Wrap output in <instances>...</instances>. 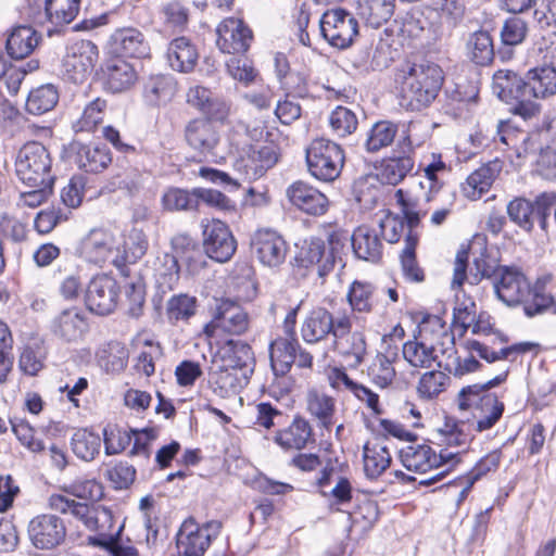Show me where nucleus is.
Here are the masks:
<instances>
[{"mask_svg":"<svg viewBox=\"0 0 556 556\" xmlns=\"http://www.w3.org/2000/svg\"><path fill=\"white\" fill-rule=\"evenodd\" d=\"M346 300L354 313L368 314L374 308V286L355 280L349 288Z\"/></svg>","mask_w":556,"mask_h":556,"instance_id":"51","label":"nucleus"},{"mask_svg":"<svg viewBox=\"0 0 556 556\" xmlns=\"http://www.w3.org/2000/svg\"><path fill=\"white\" fill-rule=\"evenodd\" d=\"M273 440L283 451H301L315 443L313 428L302 416H295L287 427L276 431Z\"/></svg>","mask_w":556,"mask_h":556,"instance_id":"24","label":"nucleus"},{"mask_svg":"<svg viewBox=\"0 0 556 556\" xmlns=\"http://www.w3.org/2000/svg\"><path fill=\"white\" fill-rule=\"evenodd\" d=\"M527 76L523 78L509 70H498L493 75L492 90L504 102L529 97Z\"/></svg>","mask_w":556,"mask_h":556,"instance_id":"31","label":"nucleus"},{"mask_svg":"<svg viewBox=\"0 0 556 556\" xmlns=\"http://www.w3.org/2000/svg\"><path fill=\"white\" fill-rule=\"evenodd\" d=\"M507 378V372L483 382L469 384L462 388L457 394V405L460 410L476 408V430L483 432L492 429L502 418L505 405L495 393L490 390L503 383Z\"/></svg>","mask_w":556,"mask_h":556,"instance_id":"4","label":"nucleus"},{"mask_svg":"<svg viewBox=\"0 0 556 556\" xmlns=\"http://www.w3.org/2000/svg\"><path fill=\"white\" fill-rule=\"evenodd\" d=\"M15 173L25 186L54 184L51 155L47 148L37 141L27 142L18 150Z\"/></svg>","mask_w":556,"mask_h":556,"instance_id":"6","label":"nucleus"},{"mask_svg":"<svg viewBox=\"0 0 556 556\" xmlns=\"http://www.w3.org/2000/svg\"><path fill=\"white\" fill-rule=\"evenodd\" d=\"M251 375L222 365L210 374V383L213 391L220 397L238 394L248 386Z\"/></svg>","mask_w":556,"mask_h":556,"instance_id":"33","label":"nucleus"},{"mask_svg":"<svg viewBox=\"0 0 556 556\" xmlns=\"http://www.w3.org/2000/svg\"><path fill=\"white\" fill-rule=\"evenodd\" d=\"M98 47L89 40H79L67 47L62 62L63 78L83 84L92 74L98 62Z\"/></svg>","mask_w":556,"mask_h":556,"instance_id":"10","label":"nucleus"},{"mask_svg":"<svg viewBox=\"0 0 556 556\" xmlns=\"http://www.w3.org/2000/svg\"><path fill=\"white\" fill-rule=\"evenodd\" d=\"M128 362V351L119 343H110L108 349L101 351L99 364L111 374H118L125 369Z\"/></svg>","mask_w":556,"mask_h":556,"instance_id":"58","label":"nucleus"},{"mask_svg":"<svg viewBox=\"0 0 556 556\" xmlns=\"http://www.w3.org/2000/svg\"><path fill=\"white\" fill-rule=\"evenodd\" d=\"M329 125L337 137L344 138L356 130L358 119L352 110L337 106L329 116Z\"/></svg>","mask_w":556,"mask_h":556,"instance_id":"57","label":"nucleus"},{"mask_svg":"<svg viewBox=\"0 0 556 556\" xmlns=\"http://www.w3.org/2000/svg\"><path fill=\"white\" fill-rule=\"evenodd\" d=\"M118 299V285L110 276L101 275L92 278L87 287L85 302L87 308L98 315L111 314Z\"/></svg>","mask_w":556,"mask_h":556,"instance_id":"18","label":"nucleus"},{"mask_svg":"<svg viewBox=\"0 0 556 556\" xmlns=\"http://www.w3.org/2000/svg\"><path fill=\"white\" fill-rule=\"evenodd\" d=\"M527 31V23L519 16H513L505 21L501 30V38L504 45L516 46L523 41Z\"/></svg>","mask_w":556,"mask_h":556,"instance_id":"64","label":"nucleus"},{"mask_svg":"<svg viewBox=\"0 0 556 556\" xmlns=\"http://www.w3.org/2000/svg\"><path fill=\"white\" fill-rule=\"evenodd\" d=\"M102 440L99 434L87 429H77L71 438V448L74 455L84 460L92 462L100 453Z\"/></svg>","mask_w":556,"mask_h":556,"instance_id":"46","label":"nucleus"},{"mask_svg":"<svg viewBox=\"0 0 556 556\" xmlns=\"http://www.w3.org/2000/svg\"><path fill=\"white\" fill-rule=\"evenodd\" d=\"M400 143L407 147V150L403 151V155L383 160L378 172V178L382 184L397 185L414 167V160L407 154L413 150L409 137H405Z\"/></svg>","mask_w":556,"mask_h":556,"instance_id":"34","label":"nucleus"},{"mask_svg":"<svg viewBox=\"0 0 556 556\" xmlns=\"http://www.w3.org/2000/svg\"><path fill=\"white\" fill-rule=\"evenodd\" d=\"M103 434L106 455L121 454L131 443V429L105 428Z\"/></svg>","mask_w":556,"mask_h":556,"instance_id":"63","label":"nucleus"},{"mask_svg":"<svg viewBox=\"0 0 556 556\" xmlns=\"http://www.w3.org/2000/svg\"><path fill=\"white\" fill-rule=\"evenodd\" d=\"M332 343L334 351L349 368L357 369L364 363L367 355L366 337L363 331H352V319L349 314L342 313V320L338 324Z\"/></svg>","mask_w":556,"mask_h":556,"instance_id":"12","label":"nucleus"},{"mask_svg":"<svg viewBox=\"0 0 556 556\" xmlns=\"http://www.w3.org/2000/svg\"><path fill=\"white\" fill-rule=\"evenodd\" d=\"M103 75L105 86L112 92L128 90L138 79L134 64L122 58L109 60L103 68Z\"/></svg>","mask_w":556,"mask_h":556,"instance_id":"28","label":"nucleus"},{"mask_svg":"<svg viewBox=\"0 0 556 556\" xmlns=\"http://www.w3.org/2000/svg\"><path fill=\"white\" fill-rule=\"evenodd\" d=\"M441 345L446 346L441 349L443 359L439 362V367L444 368L454 377L462 378L476 372L481 367L480 362L472 355L465 357L457 355L454 337L451 333L445 331L441 333Z\"/></svg>","mask_w":556,"mask_h":556,"instance_id":"25","label":"nucleus"},{"mask_svg":"<svg viewBox=\"0 0 556 556\" xmlns=\"http://www.w3.org/2000/svg\"><path fill=\"white\" fill-rule=\"evenodd\" d=\"M424 172H425L426 181L425 182L421 181L420 187L422 189H425L426 185H427L429 191L424 193L422 199L416 198L413 195H412V198L418 199L420 201L421 208L426 210L422 205V202L428 203L429 201H431L433 194L439 192V190L442 187V182L440 181L439 175L447 172V166L442 161L441 155L433 153V154H431V161L425 166ZM403 192L405 193V191H403ZM406 194H408L410 197V194L408 192H406Z\"/></svg>","mask_w":556,"mask_h":556,"instance_id":"49","label":"nucleus"},{"mask_svg":"<svg viewBox=\"0 0 556 556\" xmlns=\"http://www.w3.org/2000/svg\"><path fill=\"white\" fill-rule=\"evenodd\" d=\"M400 457L403 466L409 471L427 473L431 470H438L437 473L429 478L419 480V484L425 486L442 481L459 462L458 454L443 451L437 454L435 451L427 444L406 446L401 451Z\"/></svg>","mask_w":556,"mask_h":556,"instance_id":"5","label":"nucleus"},{"mask_svg":"<svg viewBox=\"0 0 556 556\" xmlns=\"http://www.w3.org/2000/svg\"><path fill=\"white\" fill-rule=\"evenodd\" d=\"M28 536L31 544L39 549L59 546L66 536V527L61 518L51 514L34 517L28 523Z\"/></svg>","mask_w":556,"mask_h":556,"instance_id":"16","label":"nucleus"},{"mask_svg":"<svg viewBox=\"0 0 556 556\" xmlns=\"http://www.w3.org/2000/svg\"><path fill=\"white\" fill-rule=\"evenodd\" d=\"M48 506L54 511L73 516L81 521L88 530L97 532V535L88 536V544L112 553L119 532L115 534L109 533L113 522V515L110 509L105 507H91L88 504L76 502L62 494L50 495Z\"/></svg>","mask_w":556,"mask_h":556,"instance_id":"2","label":"nucleus"},{"mask_svg":"<svg viewBox=\"0 0 556 556\" xmlns=\"http://www.w3.org/2000/svg\"><path fill=\"white\" fill-rule=\"evenodd\" d=\"M533 203L525 199H515L507 205V214L513 223L527 231L534 226Z\"/></svg>","mask_w":556,"mask_h":556,"instance_id":"59","label":"nucleus"},{"mask_svg":"<svg viewBox=\"0 0 556 556\" xmlns=\"http://www.w3.org/2000/svg\"><path fill=\"white\" fill-rule=\"evenodd\" d=\"M253 255L266 267L276 268L283 264L288 245L285 239L271 229H262L251 240Z\"/></svg>","mask_w":556,"mask_h":556,"instance_id":"17","label":"nucleus"},{"mask_svg":"<svg viewBox=\"0 0 556 556\" xmlns=\"http://www.w3.org/2000/svg\"><path fill=\"white\" fill-rule=\"evenodd\" d=\"M70 153L73 163L86 173H100L112 162L111 154L104 147L85 144L78 141L71 143Z\"/></svg>","mask_w":556,"mask_h":556,"instance_id":"26","label":"nucleus"},{"mask_svg":"<svg viewBox=\"0 0 556 556\" xmlns=\"http://www.w3.org/2000/svg\"><path fill=\"white\" fill-rule=\"evenodd\" d=\"M445 346L441 345V339L435 344L413 340L404 343L402 353L410 366L428 368L433 363H437L439 366V362L443 359L441 349Z\"/></svg>","mask_w":556,"mask_h":556,"instance_id":"38","label":"nucleus"},{"mask_svg":"<svg viewBox=\"0 0 556 556\" xmlns=\"http://www.w3.org/2000/svg\"><path fill=\"white\" fill-rule=\"evenodd\" d=\"M307 410L314 416L319 426L326 430H330L333 426V416L336 413V400L317 390H311L307 393Z\"/></svg>","mask_w":556,"mask_h":556,"instance_id":"44","label":"nucleus"},{"mask_svg":"<svg viewBox=\"0 0 556 556\" xmlns=\"http://www.w3.org/2000/svg\"><path fill=\"white\" fill-rule=\"evenodd\" d=\"M493 285L497 299L509 307L522 305L528 317L543 314L554 304V298L545 291V280L538 279L533 286L516 266L501 269Z\"/></svg>","mask_w":556,"mask_h":556,"instance_id":"1","label":"nucleus"},{"mask_svg":"<svg viewBox=\"0 0 556 556\" xmlns=\"http://www.w3.org/2000/svg\"><path fill=\"white\" fill-rule=\"evenodd\" d=\"M448 380V376H446L443 371H427L419 379L417 392L424 399L435 397L442 391H444Z\"/></svg>","mask_w":556,"mask_h":556,"instance_id":"60","label":"nucleus"},{"mask_svg":"<svg viewBox=\"0 0 556 556\" xmlns=\"http://www.w3.org/2000/svg\"><path fill=\"white\" fill-rule=\"evenodd\" d=\"M299 341L294 336L279 337L269 344V358L276 376L286 375L296 359Z\"/></svg>","mask_w":556,"mask_h":556,"instance_id":"35","label":"nucleus"},{"mask_svg":"<svg viewBox=\"0 0 556 556\" xmlns=\"http://www.w3.org/2000/svg\"><path fill=\"white\" fill-rule=\"evenodd\" d=\"M401 104L410 111L428 108L443 85L441 67L431 62L407 64L403 70Z\"/></svg>","mask_w":556,"mask_h":556,"instance_id":"3","label":"nucleus"},{"mask_svg":"<svg viewBox=\"0 0 556 556\" xmlns=\"http://www.w3.org/2000/svg\"><path fill=\"white\" fill-rule=\"evenodd\" d=\"M59 102V91L52 84L33 89L27 97L26 110L30 114L41 115L51 111Z\"/></svg>","mask_w":556,"mask_h":556,"instance_id":"47","label":"nucleus"},{"mask_svg":"<svg viewBox=\"0 0 556 556\" xmlns=\"http://www.w3.org/2000/svg\"><path fill=\"white\" fill-rule=\"evenodd\" d=\"M80 0H47L46 14L55 26L70 24L78 14Z\"/></svg>","mask_w":556,"mask_h":556,"instance_id":"53","label":"nucleus"},{"mask_svg":"<svg viewBox=\"0 0 556 556\" xmlns=\"http://www.w3.org/2000/svg\"><path fill=\"white\" fill-rule=\"evenodd\" d=\"M149 242L146 233L137 228H132L125 237L123 245L119 247V255L115 258V267L123 275L126 274V264L136 263L148 250Z\"/></svg>","mask_w":556,"mask_h":556,"instance_id":"39","label":"nucleus"},{"mask_svg":"<svg viewBox=\"0 0 556 556\" xmlns=\"http://www.w3.org/2000/svg\"><path fill=\"white\" fill-rule=\"evenodd\" d=\"M286 194L294 206L309 215H323L329 205V201L323 192L302 180L290 185Z\"/></svg>","mask_w":556,"mask_h":556,"instance_id":"23","label":"nucleus"},{"mask_svg":"<svg viewBox=\"0 0 556 556\" xmlns=\"http://www.w3.org/2000/svg\"><path fill=\"white\" fill-rule=\"evenodd\" d=\"M397 203L401 205L402 213L405 214L409 231L405 237V247L401 254V265L407 279L415 282H421L425 279L424 270L418 266L415 250L418 243V235L414 228L419 225L420 219L426 216L428 210H422L420 201L413 199L404 193L402 189L395 192Z\"/></svg>","mask_w":556,"mask_h":556,"instance_id":"7","label":"nucleus"},{"mask_svg":"<svg viewBox=\"0 0 556 556\" xmlns=\"http://www.w3.org/2000/svg\"><path fill=\"white\" fill-rule=\"evenodd\" d=\"M177 91L175 79L169 75H156L144 85V99L150 105H165L172 101Z\"/></svg>","mask_w":556,"mask_h":556,"instance_id":"42","label":"nucleus"},{"mask_svg":"<svg viewBox=\"0 0 556 556\" xmlns=\"http://www.w3.org/2000/svg\"><path fill=\"white\" fill-rule=\"evenodd\" d=\"M222 523L211 520L200 526L193 518L182 522L177 533V548L181 556H202L217 538Z\"/></svg>","mask_w":556,"mask_h":556,"instance_id":"9","label":"nucleus"},{"mask_svg":"<svg viewBox=\"0 0 556 556\" xmlns=\"http://www.w3.org/2000/svg\"><path fill=\"white\" fill-rule=\"evenodd\" d=\"M395 0H358V15L372 28L387 23L394 13Z\"/></svg>","mask_w":556,"mask_h":556,"instance_id":"43","label":"nucleus"},{"mask_svg":"<svg viewBox=\"0 0 556 556\" xmlns=\"http://www.w3.org/2000/svg\"><path fill=\"white\" fill-rule=\"evenodd\" d=\"M396 357L395 352L389 354L378 353L368 368V376L372 382L380 388L390 386L395 377V369L392 365Z\"/></svg>","mask_w":556,"mask_h":556,"instance_id":"54","label":"nucleus"},{"mask_svg":"<svg viewBox=\"0 0 556 556\" xmlns=\"http://www.w3.org/2000/svg\"><path fill=\"white\" fill-rule=\"evenodd\" d=\"M278 161L276 148L270 144L251 146L235 162V168L248 180L262 177Z\"/></svg>","mask_w":556,"mask_h":556,"instance_id":"19","label":"nucleus"},{"mask_svg":"<svg viewBox=\"0 0 556 556\" xmlns=\"http://www.w3.org/2000/svg\"><path fill=\"white\" fill-rule=\"evenodd\" d=\"M185 137L188 144L202 154L213 153L219 137L208 119L195 118L190 121L185 128Z\"/></svg>","mask_w":556,"mask_h":556,"instance_id":"30","label":"nucleus"},{"mask_svg":"<svg viewBox=\"0 0 556 556\" xmlns=\"http://www.w3.org/2000/svg\"><path fill=\"white\" fill-rule=\"evenodd\" d=\"M363 460L366 477L376 479L389 468L392 458L387 446L367 443L363 448Z\"/></svg>","mask_w":556,"mask_h":556,"instance_id":"45","label":"nucleus"},{"mask_svg":"<svg viewBox=\"0 0 556 556\" xmlns=\"http://www.w3.org/2000/svg\"><path fill=\"white\" fill-rule=\"evenodd\" d=\"M49 331L59 341L77 343L89 331V318L79 306L64 307L51 317Z\"/></svg>","mask_w":556,"mask_h":556,"instance_id":"14","label":"nucleus"},{"mask_svg":"<svg viewBox=\"0 0 556 556\" xmlns=\"http://www.w3.org/2000/svg\"><path fill=\"white\" fill-rule=\"evenodd\" d=\"M501 169V163L494 161L472 172L462 185L465 197L471 200L480 199L483 193L490 190Z\"/></svg>","mask_w":556,"mask_h":556,"instance_id":"37","label":"nucleus"},{"mask_svg":"<svg viewBox=\"0 0 556 556\" xmlns=\"http://www.w3.org/2000/svg\"><path fill=\"white\" fill-rule=\"evenodd\" d=\"M202 225L206 255L219 263L229 261L237 250V241L228 225L219 219H211Z\"/></svg>","mask_w":556,"mask_h":556,"instance_id":"15","label":"nucleus"},{"mask_svg":"<svg viewBox=\"0 0 556 556\" xmlns=\"http://www.w3.org/2000/svg\"><path fill=\"white\" fill-rule=\"evenodd\" d=\"M81 254L89 263L100 266L111 263L115 266V258L119 255V244L111 232L93 229L81 243Z\"/></svg>","mask_w":556,"mask_h":556,"instance_id":"21","label":"nucleus"},{"mask_svg":"<svg viewBox=\"0 0 556 556\" xmlns=\"http://www.w3.org/2000/svg\"><path fill=\"white\" fill-rule=\"evenodd\" d=\"M111 46L115 53L128 58L147 56L150 50L143 34L136 28L117 29L111 36Z\"/></svg>","mask_w":556,"mask_h":556,"instance_id":"32","label":"nucleus"},{"mask_svg":"<svg viewBox=\"0 0 556 556\" xmlns=\"http://www.w3.org/2000/svg\"><path fill=\"white\" fill-rule=\"evenodd\" d=\"M305 159L309 174L326 182L340 176L345 161L341 146L326 138L313 140L306 148Z\"/></svg>","mask_w":556,"mask_h":556,"instance_id":"8","label":"nucleus"},{"mask_svg":"<svg viewBox=\"0 0 556 556\" xmlns=\"http://www.w3.org/2000/svg\"><path fill=\"white\" fill-rule=\"evenodd\" d=\"M250 318L243 307L231 300L223 299L217 302L213 317L204 326V333L214 337L218 332L230 336H241L249 330Z\"/></svg>","mask_w":556,"mask_h":556,"instance_id":"11","label":"nucleus"},{"mask_svg":"<svg viewBox=\"0 0 556 556\" xmlns=\"http://www.w3.org/2000/svg\"><path fill=\"white\" fill-rule=\"evenodd\" d=\"M342 320V314L333 316L325 307H314L311 309L301 326L302 339L308 344H316L328 339L329 336L334 339L339 321Z\"/></svg>","mask_w":556,"mask_h":556,"instance_id":"22","label":"nucleus"},{"mask_svg":"<svg viewBox=\"0 0 556 556\" xmlns=\"http://www.w3.org/2000/svg\"><path fill=\"white\" fill-rule=\"evenodd\" d=\"M354 254L364 261L377 262L382 255V242L378 229L358 226L350 238Z\"/></svg>","mask_w":556,"mask_h":556,"instance_id":"29","label":"nucleus"},{"mask_svg":"<svg viewBox=\"0 0 556 556\" xmlns=\"http://www.w3.org/2000/svg\"><path fill=\"white\" fill-rule=\"evenodd\" d=\"M223 365L248 375L253 374L255 358L252 348L241 340H227L219 349Z\"/></svg>","mask_w":556,"mask_h":556,"instance_id":"27","label":"nucleus"},{"mask_svg":"<svg viewBox=\"0 0 556 556\" xmlns=\"http://www.w3.org/2000/svg\"><path fill=\"white\" fill-rule=\"evenodd\" d=\"M106 101L97 98L88 103L80 118L76 122L75 127L77 131H91L99 123L103 121Z\"/></svg>","mask_w":556,"mask_h":556,"instance_id":"61","label":"nucleus"},{"mask_svg":"<svg viewBox=\"0 0 556 556\" xmlns=\"http://www.w3.org/2000/svg\"><path fill=\"white\" fill-rule=\"evenodd\" d=\"M397 125L389 121H380L368 131L365 148L368 152H377L389 147L395 139Z\"/></svg>","mask_w":556,"mask_h":556,"instance_id":"52","label":"nucleus"},{"mask_svg":"<svg viewBox=\"0 0 556 556\" xmlns=\"http://www.w3.org/2000/svg\"><path fill=\"white\" fill-rule=\"evenodd\" d=\"M39 39L40 36L31 26H17L7 39L8 54L12 59H24L34 51Z\"/></svg>","mask_w":556,"mask_h":556,"instance_id":"40","label":"nucleus"},{"mask_svg":"<svg viewBox=\"0 0 556 556\" xmlns=\"http://www.w3.org/2000/svg\"><path fill=\"white\" fill-rule=\"evenodd\" d=\"M526 76L529 97L547 99L556 94V71L535 66Z\"/></svg>","mask_w":556,"mask_h":556,"instance_id":"41","label":"nucleus"},{"mask_svg":"<svg viewBox=\"0 0 556 556\" xmlns=\"http://www.w3.org/2000/svg\"><path fill=\"white\" fill-rule=\"evenodd\" d=\"M350 238L351 237L343 231H333L328 236L326 242L327 257L325 264L321 265V277L328 275L334 268L337 263H342V254Z\"/></svg>","mask_w":556,"mask_h":556,"instance_id":"56","label":"nucleus"},{"mask_svg":"<svg viewBox=\"0 0 556 556\" xmlns=\"http://www.w3.org/2000/svg\"><path fill=\"white\" fill-rule=\"evenodd\" d=\"M162 203L164 208L170 212L198 210L195 188L191 191L169 188L164 192Z\"/></svg>","mask_w":556,"mask_h":556,"instance_id":"55","label":"nucleus"},{"mask_svg":"<svg viewBox=\"0 0 556 556\" xmlns=\"http://www.w3.org/2000/svg\"><path fill=\"white\" fill-rule=\"evenodd\" d=\"M466 49L468 58L477 65H488L494 58L493 40L490 34L484 30L470 35Z\"/></svg>","mask_w":556,"mask_h":556,"instance_id":"48","label":"nucleus"},{"mask_svg":"<svg viewBox=\"0 0 556 556\" xmlns=\"http://www.w3.org/2000/svg\"><path fill=\"white\" fill-rule=\"evenodd\" d=\"M166 55L169 66L180 73L191 72L199 58L195 46L185 36L177 37L168 43Z\"/></svg>","mask_w":556,"mask_h":556,"instance_id":"36","label":"nucleus"},{"mask_svg":"<svg viewBox=\"0 0 556 556\" xmlns=\"http://www.w3.org/2000/svg\"><path fill=\"white\" fill-rule=\"evenodd\" d=\"M319 27L323 37L339 49L350 47L358 34L356 18L343 9L326 11L319 21Z\"/></svg>","mask_w":556,"mask_h":556,"instance_id":"13","label":"nucleus"},{"mask_svg":"<svg viewBox=\"0 0 556 556\" xmlns=\"http://www.w3.org/2000/svg\"><path fill=\"white\" fill-rule=\"evenodd\" d=\"M216 45L224 53H244L253 40L252 30L240 18L223 20L216 29Z\"/></svg>","mask_w":556,"mask_h":556,"instance_id":"20","label":"nucleus"},{"mask_svg":"<svg viewBox=\"0 0 556 556\" xmlns=\"http://www.w3.org/2000/svg\"><path fill=\"white\" fill-rule=\"evenodd\" d=\"M406 226L409 229L405 215L401 218L397 215L384 214L379 219L378 232L387 242L395 243L402 237Z\"/></svg>","mask_w":556,"mask_h":556,"instance_id":"62","label":"nucleus"},{"mask_svg":"<svg viewBox=\"0 0 556 556\" xmlns=\"http://www.w3.org/2000/svg\"><path fill=\"white\" fill-rule=\"evenodd\" d=\"M198 300L187 293L174 294L166 303V316L169 323L188 321L197 314Z\"/></svg>","mask_w":556,"mask_h":556,"instance_id":"50","label":"nucleus"}]
</instances>
